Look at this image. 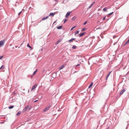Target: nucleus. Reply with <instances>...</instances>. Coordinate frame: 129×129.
I'll return each mask as SVG.
<instances>
[{"label":"nucleus","mask_w":129,"mask_h":129,"mask_svg":"<svg viewBox=\"0 0 129 129\" xmlns=\"http://www.w3.org/2000/svg\"><path fill=\"white\" fill-rule=\"evenodd\" d=\"M79 32V31H76L75 33V35H76L77 34H78Z\"/></svg>","instance_id":"aec40b11"},{"label":"nucleus","mask_w":129,"mask_h":129,"mask_svg":"<svg viewBox=\"0 0 129 129\" xmlns=\"http://www.w3.org/2000/svg\"><path fill=\"white\" fill-rule=\"evenodd\" d=\"M3 56H0V59H1V58H3Z\"/></svg>","instance_id":"72a5a7b5"},{"label":"nucleus","mask_w":129,"mask_h":129,"mask_svg":"<svg viewBox=\"0 0 129 129\" xmlns=\"http://www.w3.org/2000/svg\"><path fill=\"white\" fill-rule=\"evenodd\" d=\"M37 71H38V69H37L33 73L32 75L33 76L34 75H35V74H36V73L37 72Z\"/></svg>","instance_id":"4468645a"},{"label":"nucleus","mask_w":129,"mask_h":129,"mask_svg":"<svg viewBox=\"0 0 129 129\" xmlns=\"http://www.w3.org/2000/svg\"><path fill=\"white\" fill-rule=\"evenodd\" d=\"M113 12H111V13H110L109 14H108V15L110 16L112 14H113Z\"/></svg>","instance_id":"393cba45"},{"label":"nucleus","mask_w":129,"mask_h":129,"mask_svg":"<svg viewBox=\"0 0 129 129\" xmlns=\"http://www.w3.org/2000/svg\"><path fill=\"white\" fill-rule=\"evenodd\" d=\"M95 3V2H94L93 3H92L90 5V6L88 8V9H90L91 7Z\"/></svg>","instance_id":"0eeeda50"},{"label":"nucleus","mask_w":129,"mask_h":129,"mask_svg":"<svg viewBox=\"0 0 129 129\" xmlns=\"http://www.w3.org/2000/svg\"><path fill=\"white\" fill-rule=\"evenodd\" d=\"M129 43V39H128V40L125 43L127 44Z\"/></svg>","instance_id":"bb28decb"},{"label":"nucleus","mask_w":129,"mask_h":129,"mask_svg":"<svg viewBox=\"0 0 129 129\" xmlns=\"http://www.w3.org/2000/svg\"><path fill=\"white\" fill-rule=\"evenodd\" d=\"M55 14V13L54 12L53 13H50V14L49 15V16L52 15V16H53Z\"/></svg>","instance_id":"6e6552de"},{"label":"nucleus","mask_w":129,"mask_h":129,"mask_svg":"<svg viewBox=\"0 0 129 129\" xmlns=\"http://www.w3.org/2000/svg\"><path fill=\"white\" fill-rule=\"evenodd\" d=\"M12 48H13V49H14V47H13Z\"/></svg>","instance_id":"ea45409f"},{"label":"nucleus","mask_w":129,"mask_h":129,"mask_svg":"<svg viewBox=\"0 0 129 129\" xmlns=\"http://www.w3.org/2000/svg\"><path fill=\"white\" fill-rule=\"evenodd\" d=\"M4 41H0V47L4 45Z\"/></svg>","instance_id":"39448f33"},{"label":"nucleus","mask_w":129,"mask_h":129,"mask_svg":"<svg viewBox=\"0 0 129 129\" xmlns=\"http://www.w3.org/2000/svg\"><path fill=\"white\" fill-rule=\"evenodd\" d=\"M22 12V11H21V12H19V13H18V15H19L20 14H21V13Z\"/></svg>","instance_id":"f704fd0d"},{"label":"nucleus","mask_w":129,"mask_h":129,"mask_svg":"<svg viewBox=\"0 0 129 129\" xmlns=\"http://www.w3.org/2000/svg\"><path fill=\"white\" fill-rule=\"evenodd\" d=\"M5 66L4 65H3L1 66V67L0 69H3L4 68Z\"/></svg>","instance_id":"412c9836"},{"label":"nucleus","mask_w":129,"mask_h":129,"mask_svg":"<svg viewBox=\"0 0 129 129\" xmlns=\"http://www.w3.org/2000/svg\"><path fill=\"white\" fill-rule=\"evenodd\" d=\"M107 8L105 7L104 9H103V11L104 12L107 11Z\"/></svg>","instance_id":"2eb2a0df"},{"label":"nucleus","mask_w":129,"mask_h":129,"mask_svg":"<svg viewBox=\"0 0 129 129\" xmlns=\"http://www.w3.org/2000/svg\"><path fill=\"white\" fill-rule=\"evenodd\" d=\"M105 18H106V17H104L103 19V20H105Z\"/></svg>","instance_id":"473e14b6"},{"label":"nucleus","mask_w":129,"mask_h":129,"mask_svg":"<svg viewBox=\"0 0 129 129\" xmlns=\"http://www.w3.org/2000/svg\"><path fill=\"white\" fill-rule=\"evenodd\" d=\"M93 82H92L91 83L90 85L89 86L88 88H90L93 85Z\"/></svg>","instance_id":"ddd939ff"},{"label":"nucleus","mask_w":129,"mask_h":129,"mask_svg":"<svg viewBox=\"0 0 129 129\" xmlns=\"http://www.w3.org/2000/svg\"><path fill=\"white\" fill-rule=\"evenodd\" d=\"M38 101V100H36L35 101H34V102H37V101Z\"/></svg>","instance_id":"e433bc0d"},{"label":"nucleus","mask_w":129,"mask_h":129,"mask_svg":"<svg viewBox=\"0 0 129 129\" xmlns=\"http://www.w3.org/2000/svg\"><path fill=\"white\" fill-rule=\"evenodd\" d=\"M48 18V16H47L46 17L43 18L42 19V20H44L47 19Z\"/></svg>","instance_id":"dca6fc26"},{"label":"nucleus","mask_w":129,"mask_h":129,"mask_svg":"<svg viewBox=\"0 0 129 129\" xmlns=\"http://www.w3.org/2000/svg\"><path fill=\"white\" fill-rule=\"evenodd\" d=\"M85 33H83L82 34H79V36L80 37H82V36H83L85 34Z\"/></svg>","instance_id":"9b49d317"},{"label":"nucleus","mask_w":129,"mask_h":129,"mask_svg":"<svg viewBox=\"0 0 129 129\" xmlns=\"http://www.w3.org/2000/svg\"><path fill=\"white\" fill-rule=\"evenodd\" d=\"M15 47H16V48H17L18 47H17V46H15Z\"/></svg>","instance_id":"4c0bfd02"},{"label":"nucleus","mask_w":129,"mask_h":129,"mask_svg":"<svg viewBox=\"0 0 129 129\" xmlns=\"http://www.w3.org/2000/svg\"><path fill=\"white\" fill-rule=\"evenodd\" d=\"M75 39V38H72V39H71V40H69L68 41V42H69V43H70V42H72L73 40H74V39Z\"/></svg>","instance_id":"f8f14e48"},{"label":"nucleus","mask_w":129,"mask_h":129,"mask_svg":"<svg viewBox=\"0 0 129 129\" xmlns=\"http://www.w3.org/2000/svg\"><path fill=\"white\" fill-rule=\"evenodd\" d=\"M111 73V72H109V73L107 75V76H106V80H107L108 77L110 76Z\"/></svg>","instance_id":"9d476101"},{"label":"nucleus","mask_w":129,"mask_h":129,"mask_svg":"<svg viewBox=\"0 0 129 129\" xmlns=\"http://www.w3.org/2000/svg\"><path fill=\"white\" fill-rule=\"evenodd\" d=\"M14 107V106H11L9 107L8 108L9 109H10L13 108Z\"/></svg>","instance_id":"6ab92c4d"},{"label":"nucleus","mask_w":129,"mask_h":129,"mask_svg":"<svg viewBox=\"0 0 129 129\" xmlns=\"http://www.w3.org/2000/svg\"><path fill=\"white\" fill-rule=\"evenodd\" d=\"M75 26H74L71 29V30H72L74 28H75Z\"/></svg>","instance_id":"cd10ccee"},{"label":"nucleus","mask_w":129,"mask_h":129,"mask_svg":"<svg viewBox=\"0 0 129 129\" xmlns=\"http://www.w3.org/2000/svg\"><path fill=\"white\" fill-rule=\"evenodd\" d=\"M80 65V64H78V65H77L76 66V67H77V66H79Z\"/></svg>","instance_id":"c9c22d12"},{"label":"nucleus","mask_w":129,"mask_h":129,"mask_svg":"<svg viewBox=\"0 0 129 129\" xmlns=\"http://www.w3.org/2000/svg\"><path fill=\"white\" fill-rule=\"evenodd\" d=\"M51 107V106L49 105L48 106L46 107L45 109L44 110V112H46L47 110H48L49 108Z\"/></svg>","instance_id":"7ed1b4c3"},{"label":"nucleus","mask_w":129,"mask_h":129,"mask_svg":"<svg viewBox=\"0 0 129 129\" xmlns=\"http://www.w3.org/2000/svg\"><path fill=\"white\" fill-rule=\"evenodd\" d=\"M58 41H57L55 43V45H57L58 44Z\"/></svg>","instance_id":"7c9ffc66"},{"label":"nucleus","mask_w":129,"mask_h":129,"mask_svg":"<svg viewBox=\"0 0 129 129\" xmlns=\"http://www.w3.org/2000/svg\"><path fill=\"white\" fill-rule=\"evenodd\" d=\"M62 26H59L57 27V28L58 29H61L62 27Z\"/></svg>","instance_id":"f3484780"},{"label":"nucleus","mask_w":129,"mask_h":129,"mask_svg":"<svg viewBox=\"0 0 129 129\" xmlns=\"http://www.w3.org/2000/svg\"><path fill=\"white\" fill-rule=\"evenodd\" d=\"M76 19V17L75 16L74 17H73L72 18V20H74L75 19Z\"/></svg>","instance_id":"5701e85b"},{"label":"nucleus","mask_w":129,"mask_h":129,"mask_svg":"<svg viewBox=\"0 0 129 129\" xmlns=\"http://www.w3.org/2000/svg\"><path fill=\"white\" fill-rule=\"evenodd\" d=\"M87 23V21L85 22L83 24L84 25H85L86 24V23Z\"/></svg>","instance_id":"2f4dec72"},{"label":"nucleus","mask_w":129,"mask_h":129,"mask_svg":"<svg viewBox=\"0 0 129 129\" xmlns=\"http://www.w3.org/2000/svg\"><path fill=\"white\" fill-rule=\"evenodd\" d=\"M86 30V28H84L82 30V31H85Z\"/></svg>","instance_id":"c756f323"},{"label":"nucleus","mask_w":129,"mask_h":129,"mask_svg":"<svg viewBox=\"0 0 129 129\" xmlns=\"http://www.w3.org/2000/svg\"><path fill=\"white\" fill-rule=\"evenodd\" d=\"M77 47L76 46L74 45L72 47V48L73 49H76Z\"/></svg>","instance_id":"4be33fe9"},{"label":"nucleus","mask_w":129,"mask_h":129,"mask_svg":"<svg viewBox=\"0 0 129 129\" xmlns=\"http://www.w3.org/2000/svg\"><path fill=\"white\" fill-rule=\"evenodd\" d=\"M27 46L28 47H29L30 48H31V47L29 45L28 43V44Z\"/></svg>","instance_id":"b1692460"},{"label":"nucleus","mask_w":129,"mask_h":129,"mask_svg":"<svg viewBox=\"0 0 129 129\" xmlns=\"http://www.w3.org/2000/svg\"><path fill=\"white\" fill-rule=\"evenodd\" d=\"M29 105L27 106L23 110V112H25L27 110H28V111H29L31 109V108L30 107H29Z\"/></svg>","instance_id":"f257e3e1"},{"label":"nucleus","mask_w":129,"mask_h":129,"mask_svg":"<svg viewBox=\"0 0 129 129\" xmlns=\"http://www.w3.org/2000/svg\"><path fill=\"white\" fill-rule=\"evenodd\" d=\"M70 12H68L67 13V14H66L65 17H68V16H69L70 15Z\"/></svg>","instance_id":"1a4fd4ad"},{"label":"nucleus","mask_w":129,"mask_h":129,"mask_svg":"<svg viewBox=\"0 0 129 129\" xmlns=\"http://www.w3.org/2000/svg\"><path fill=\"white\" fill-rule=\"evenodd\" d=\"M22 44H21V46L22 45Z\"/></svg>","instance_id":"a19ab883"},{"label":"nucleus","mask_w":129,"mask_h":129,"mask_svg":"<svg viewBox=\"0 0 129 129\" xmlns=\"http://www.w3.org/2000/svg\"><path fill=\"white\" fill-rule=\"evenodd\" d=\"M66 64H63L62 66L60 67L59 70H61L63 69L66 66Z\"/></svg>","instance_id":"20e7f679"},{"label":"nucleus","mask_w":129,"mask_h":129,"mask_svg":"<svg viewBox=\"0 0 129 129\" xmlns=\"http://www.w3.org/2000/svg\"><path fill=\"white\" fill-rule=\"evenodd\" d=\"M21 113V111H19L18 113H17V114H16V115L17 116H18Z\"/></svg>","instance_id":"a211bd4d"},{"label":"nucleus","mask_w":129,"mask_h":129,"mask_svg":"<svg viewBox=\"0 0 129 129\" xmlns=\"http://www.w3.org/2000/svg\"><path fill=\"white\" fill-rule=\"evenodd\" d=\"M57 41H58V43H59V42H61V39L59 40H58Z\"/></svg>","instance_id":"c85d7f7f"},{"label":"nucleus","mask_w":129,"mask_h":129,"mask_svg":"<svg viewBox=\"0 0 129 129\" xmlns=\"http://www.w3.org/2000/svg\"><path fill=\"white\" fill-rule=\"evenodd\" d=\"M125 91V89H123L119 93L120 95H121Z\"/></svg>","instance_id":"423d86ee"},{"label":"nucleus","mask_w":129,"mask_h":129,"mask_svg":"<svg viewBox=\"0 0 129 129\" xmlns=\"http://www.w3.org/2000/svg\"><path fill=\"white\" fill-rule=\"evenodd\" d=\"M37 86L38 84H35L33 86L31 90V91H32L34 90L35 89V88L37 87Z\"/></svg>","instance_id":"f03ea898"},{"label":"nucleus","mask_w":129,"mask_h":129,"mask_svg":"<svg viewBox=\"0 0 129 129\" xmlns=\"http://www.w3.org/2000/svg\"><path fill=\"white\" fill-rule=\"evenodd\" d=\"M56 21H55L53 23V24H54V23H55L56 22Z\"/></svg>","instance_id":"58836bf2"},{"label":"nucleus","mask_w":129,"mask_h":129,"mask_svg":"<svg viewBox=\"0 0 129 129\" xmlns=\"http://www.w3.org/2000/svg\"><path fill=\"white\" fill-rule=\"evenodd\" d=\"M68 20V19H64V23H65Z\"/></svg>","instance_id":"a878e982"}]
</instances>
